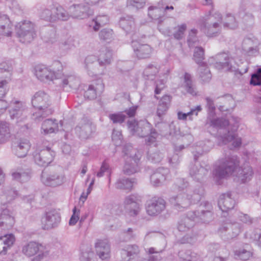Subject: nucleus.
Wrapping results in <instances>:
<instances>
[{
    "mask_svg": "<svg viewBox=\"0 0 261 261\" xmlns=\"http://www.w3.org/2000/svg\"><path fill=\"white\" fill-rule=\"evenodd\" d=\"M165 201L163 199H154L148 203L146 211L149 215H158L165 210Z\"/></svg>",
    "mask_w": 261,
    "mask_h": 261,
    "instance_id": "nucleus-3",
    "label": "nucleus"
},
{
    "mask_svg": "<svg viewBox=\"0 0 261 261\" xmlns=\"http://www.w3.org/2000/svg\"><path fill=\"white\" fill-rule=\"evenodd\" d=\"M138 50L141 55L145 56L151 53V48L147 45H142L139 47Z\"/></svg>",
    "mask_w": 261,
    "mask_h": 261,
    "instance_id": "nucleus-16",
    "label": "nucleus"
},
{
    "mask_svg": "<svg viewBox=\"0 0 261 261\" xmlns=\"http://www.w3.org/2000/svg\"><path fill=\"white\" fill-rule=\"evenodd\" d=\"M16 36L21 40L30 41L35 36V34L31 27L25 23H19L16 27Z\"/></svg>",
    "mask_w": 261,
    "mask_h": 261,
    "instance_id": "nucleus-2",
    "label": "nucleus"
},
{
    "mask_svg": "<svg viewBox=\"0 0 261 261\" xmlns=\"http://www.w3.org/2000/svg\"><path fill=\"white\" fill-rule=\"evenodd\" d=\"M0 240L8 250L14 244L16 238L14 234L7 233L0 237Z\"/></svg>",
    "mask_w": 261,
    "mask_h": 261,
    "instance_id": "nucleus-7",
    "label": "nucleus"
},
{
    "mask_svg": "<svg viewBox=\"0 0 261 261\" xmlns=\"http://www.w3.org/2000/svg\"><path fill=\"white\" fill-rule=\"evenodd\" d=\"M80 211L76 208L73 210V214L69 220L70 225H74L79 219Z\"/></svg>",
    "mask_w": 261,
    "mask_h": 261,
    "instance_id": "nucleus-15",
    "label": "nucleus"
},
{
    "mask_svg": "<svg viewBox=\"0 0 261 261\" xmlns=\"http://www.w3.org/2000/svg\"><path fill=\"white\" fill-rule=\"evenodd\" d=\"M96 252L99 257L102 260L109 259L111 257V251L109 245L103 243L97 244Z\"/></svg>",
    "mask_w": 261,
    "mask_h": 261,
    "instance_id": "nucleus-5",
    "label": "nucleus"
},
{
    "mask_svg": "<svg viewBox=\"0 0 261 261\" xmlns=\"http://www.w3.org/2000/svg\"><path fill=\"white\" fill-rule=\"evenodd\" d=\"M60 218L58 216H49L46 221V225L48 227H54L59 223Z\"/></svg>",
    "mask_w": 261,
    "mask_h": 261,
    "instance_id": "nucleus-13",
    "label": "nucleus"
},
{
    "mask_svg": "<svg viewBox=\"0 0 261 261\" xmlns=\"http://www.w3.org/2000/svg\"><path fill=\"white\" fill-rule=\"evenodd\" d=\"M53 184L55 185H60L63 183V178L62 177H57V178H55L53 179Z\"/></svg>",
    "mask_w": 261,
    "mask_h": 261,
    "instance_id": "nucleus-18",
    "label": "nucleus"
},
{
    "mask_svg": "<svg viewBox=\"0 0 261 261\" xmlns=\"http://www.w3.org/2000/svg\"><path fill=\"white\" fill-rule=\"evenodd\" d=\"M239 176L243 180H247L252 176V171L250 168L244 169L239 171Z\"/></svg>",
    "mask_w": 261,
    "mask_h": 261,
    "instance_id": "nucleus-12",
    "label": "nucleus"
},
{
    "mask_svg": "<svg viewBox=\"0 0 261 261\" xmlns=\"http://www.w3.org/2000/svg\"><path fill=\"white\" fill-rule=\"evenodd\" d=\"M12 23L6 16L0 17V29L7 36H10L12 33Z\"/></svg>",
    "mask_w": 261,
    "mask_h": 261,
    "instance_id": "nucleus-6",
    "label": "nucleus"
},
{
    "mask_svg": "<svg viewBox=\"0 0 261 261\" xmlns=\"http://www.w3.org/2000/svg\"><path fill=\"white\" fill-rule=\"evenodd\" d=\"M189 113L186 114L181 112H179L178 113V118L179 119L184 120L187 118V116L189 115Z\"/></svg>",
    "mask_w": 261,
    "mask_h": 261,
    "instance_id": "nucleus-19",
    "label": "nucleus"
},
{
    "mask_svg": "<svg viewBox=\"0 0 261 261\" xmlns=\"http://www.w3.org/2000/svg\"><path fill=\"white\" fill-rule=\"evenodd\" d=\"M0 240L8 250L14 244L16 238L14 234L7 233L0 237Z\"/></svg>",
    "mask_w": 261,
    "mask_h": 261,
    "instance_id": "nucleus-8",
    "label": "nucleus"
},
{
    "mask_svg": "<svg viewBox=\"0 0 261 261\" xmlns=\"http://www.w3.org/2000/svg\"><path fill=\"white\" fill-rule=\"evenodd\" d=\"M57 127L58 124L52 120H48L45 122L43 125V128L47 133H51L56 129Z\"/></svg>",
    "mask_w": 261,
    "mask_h": 261,
    "instance_id": "nucleus-11",
    "label": "nucleus"
},
{
    "mask_svg": "<svg viewBox=\"0 0 261 261\" xmlns=\"http://www.w3.org/2000/svg\"><path fill=\"white\" fill-rule=\"evenodd\" d=\"M94 29L96 30H97L98 29V27H94Z\"/></svg>",
    "mask_w": 261,
    "mask_h": 261,
    "instance_id": "nucleus-20",
    "label": "nucleus"
},
{
    "mask_svg": "<svg viewBox=\"0 0 261 261\" xmlns=\"http://www.w3.org/2000/svg\"><path fill=\"white\" fill-rule=\"evenodd\" d=\"M42 248L41 245L31 242L23 246L22 252L25 256L31 257V261H40L43 257Z\"/></svg>",
    "mask_w": 261,
    "mask_h": 261,
    "instance_id": "nucleus-1",
    "label": "nucleus"
},
{
    "mask_svg": "<svg viewBox=\"0 0 261 261\" xmlns=\"http://www.w3.org/2000/svg\"><path fill=\"white\" fill-rule=\"evenodd\" d=\"M36 75L40 79H50L51 72L46 68L38 67L36 69Z\"/></svg>",
    "mask_w": 261,
    "mask_h": 261,
    "instance_id": "nucleus-9",
    "label": "nucleus"
},
{
    "mask_svg": "<svg viewBox=\"0 0 261 261\" xmlns=\"http://www.w3.org/2000/svg\"><path fill=\"white\" fill-rule=\"evenodd\" d=\"M218 205L222 212H227L233 208L234 202L228 195H222L218 199Z\"/></svg>",
    "mask_w": 261,
    "mask_h": 261,
    "instance_id": "nucleus-4",
    "label": "nucleus"
},
{
    "mask_svg": "<svg viewBox=\"0 0 261 261\" xmlns=\"http://www.w3.org/2000/svg\"><path fill=\"white\" fill-rule=\"evenodd\" d=\"M9 131L8 128L4 126H0V141H3L9 137Z\"/></svg>",
    "mask_w": 261,
    "mask_h": 261,
    "instance_id": "nucleus-14",
    "label": "nucleus"
},
{
    "mask_svg": "<svg viewBox=\"0 0 261 261\" xmlns=\"http://www.w3.org/2000/svg\"><path fill=\"white\" fill-rule=\"evenodd\" d=\"M250 83L253 86L261 85V69H258L252 75Z\"/></svg>",
    "mask_w": 261,
    "mask_h": 261,
    "instance_id": "nucleus-10",
    "label": "nucleus"
},
{
    "mask_svg": "<svg viewBox=\"0 0 261 261\" xmlns=\"http://www.w3.org/2000/svg\"><path fill=\"white\" fill-rule=\"evenodd\" d=\"M227 140L228 141L232 142V144L236 147L239 146L241 143V139L233 135L228 138Z\"/></svg>",
    "mask_w": 261,
    "mask_h": 261,
    "instance_id": "nucleus-17",
    "label": "nucleus"
}]
</instances>
